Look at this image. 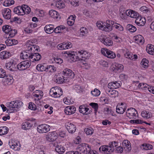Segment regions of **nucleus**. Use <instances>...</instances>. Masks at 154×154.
I'll use <instances>...</instances> for the list:
<instances>
[{
  "label": "nucleus",
  "mask_w": 154,
  "mask_h": 154,
  "mask_svg": "<svg viewBox=\"0 0 154 154\" xmlns=\"http://www.w3.org/2000/svg\"><path fill=\"white\" fill-rule=\"evenodd\" d=\"M65 54H67L70 58L74 60L75 58L78 59L85 60L88 58L89 54L86 51L81 50L76 52L74 51H66Z\"/></svg>",
  "instance_id": "obj_1"
},
{
  "label": "nucleus",
  "mask_w": 154,
  "mask_h": 154,
  "mask_svg": "<svg viewBox=\"0 0 154 154\" xmlns=\"http://www.w3.org/2000/svg\"><path fill=\"white\" fill-rule=\"evenodd\" d=\"M66 128L68 132L71 134L74 133L76 129L75 125L71 122H67L65 124Z\"/></svg>",
  "instance_id": "obj_15"
},
{
  "label": "nucleus",
  "mask_w": 154,
  "mask_h": 154,
  "mask_svg": "<svg viewBox=\"0 0 154 154\" xmlns=\"http://www.w3.org/2000/svg\"><path fill=\"white\" fill-rule=\"evenodd\" d=\"M120 15L122 19H126L127 18V15L126 14V11L124 10L122 11V10H120Z\"/></svg>",
  "instance_id": "obj_61"
},
{
  "label": "nucleus",
  "mask_w": 154,
  "mask_h": 154,
  "mask_svg": "<svg viewBox=\"0 0 154 154\" xmlns=\"http://www.w3.org/2000/svg\"><path fill=\"white\" fill-rule=\"evenodd\" d=\"M56 6L58 8L61 9L65 7V5L63 2L60 0H58L56 3Z\"/></svg>",
  "instance_id": "obj_49"
},
{
  "label": "nucleus",
  "mask_w": 154,
  "mask_h": 154,
  "mask_svg": "<svg viewBox=\"0 0 154 154\" xmlns=\"http://www.w3.org/2000/svg\"><path fill=\"white\" fill-rule=\"evenodd\" d=\"M35 42V39L28 40L26 44V45L27 47L26 51L32 53L36 51H38L39 48L38 46L34 44Z\"/></svg>",
  "instance_id": "obj_4"
},
{
  "label": "nucleus",
  "mask_w": 154,
  "mask_h": 154,
  "mask_svg": "<svg viewBox=\"0 0 154 154\" xmlns=\"http://www.w3.org/2000/svg\"><path fill=\"white\" fill-rule=\"evenodd\" d=\"M54 146L55 147L56 151L59 153L62 154L65 152V150L64 147L61 145L60 143H54Z\"/></svg>",
  "instance_id": "obj_25"
},
{
  "label": "nucleus",
  "mask_w": 154,
  "mask_h": 154,
  "mask_svg": "<svg viewBox=\"0 0 154 154\" xmlns=\"http://www.w3.org/2000/svg\"><path fill=\"white\" fill-rule=\"evenodd\" d=\"M65 77L62 75L57 76L55 82L58 84H62L63 82H66L67 79H65Z\"/></svg>",
  "instance_id": "obj_33"
},
{
  "label": "nucleus",
  "mask_w": 154,
  "mask_h": 154,
  "mask_svg": "<svg viewBox=\"0 0 154 154\" xmlns=\"http://www.w3.org/2000/svg\"><path fill=\"white\" fill-rule=\"evenodd\" d=\"M127 28L131 32H133L136 30V28L134 26L128 24L127 25Z\"/></svg>",
  "instance_id": "obj_54"
},
{
  "label": "nucleus",
  "mask_w": 154,
  "mask_h": 154,
  "mask_svg": "<svg viewBox=\"0 0 154 154\" xmlns=\"http://www.w3.org/2000/svg\"><path fill=\"white\" fill-rule=\"evenodd\" d=\"M2 14L5 18L7 19H10L11 17V10L8 8L2 9Z\"/></svg>",
  "instance_id": "obj_20"
},
{
  "label": "nucleus",
  "mask_w": 154,
  "mask_h": 154,
  "mask_svg": "<svg viewBox=\"0 0 154 154\" xmlns=\"http://www.w3.org/2000/svg\"><path fill=\"white\" fill-rule=\"evenodd\" d=\"M58 137V132L56 131H54L49 132L46 135V138L47 141L53 142Z\"/></svg>",
  "instance_id": "obj_12"
},
{
  "label": "nucleus",
  "mask_w": 154,
  "mask_h": 154,
  "mask_svg": "<svg viewBox=\"0 0 154 154\" xmlns=\"http://www.w3.org/2000/svg\"><path fill=\"white\" fill-rule=\"evenodd\" d=\"M108 92V95L112 97L115 98L118 96V92L115 90H109Z\"/></svg>",
  "instance_id": "obj_44"
},
{
  "label": "nucleus",
  "mask_w": 154,
  "mask_h": 154,
  "mask_svg": "<svg viewBox=\"0 0 154 154\" xmlns=\"http://www.w3.org/2000/svg\"><path fill=\"white\" fill-rule=\"evenodd\" d=\"M14 1L13 0H7L5 1L3 3V5L5 6H9L14 4Z\"/></svg>",
  "instance_id": "obj_51"
},
{
  "label": "nucleus",
  "mask_w": 154,
  "mask_h": 154,
  "mask_svg": "<svg viewBox=\"0 0 154 154\" xmlns=\"http://www.w3.org/2000/svg\"><path fill=\"white\" fill-rule=\"evenodd\" d=\"M11 56V53L8 51H3L0 53V58L2 59L8 58Z\"/></svg>",
  "instance_id": "obj_31"
},
{
  "label": "nucleus",
  "mask_w": 154,
  "mask_h": 154,
  "mask_svg": "<svg viewBox=\"0 0 154 154\" xmlns=\"http://www.w3.org/2000/svg\"><path fill=\"white\" fill-rule=\"evenodd\" d=\"M44 30L46 33L50 34L54 32V28L53 25H47L45 27Z\"/></svg>",
  "instance_id": "obj_29"
},
{
  "label": "nucleus",
  "mask_w": 154,
  "mask_h": 154,
  "mask_svg": "<svg viewBox=\"0 0 154 154\" xmlns=\"http://www.w3.org/2000/svg\"><path fill=\"white\" fill-rule=\"evenodd\" d=\"M36 69L39 71H46L47 66L45 64H39L37 66Z\"/></svg>",
  "instance_id": "obj_43"
},
{
  "label": "nucleus",
  "mask_w": 154,
  "mask_h": 154,
  "mask_svg": "<svg viewBox=\"0 0 154 154\" xmlns=\"http://www.w3.org/2000/svg\"><path fill=\"white\" fill-rule=\"evenodd\" d=\"M5 67L7 69L9 70L14 72L17 71V65L14 60H11L6 63Z\"/></svg>",
  "instance_id": "obj_11"
},
{
  "label": "nucleus",
  "mask_w": 154,
  "mask_h": 154,
  "mask_svg": "<svg viewBox=\"0 0 154 154\" xmlns=\"http://www.w3.org/2000/svg\"><path fill=\"white\" fill-rule=\"evenodd\" d=\"M23 6L24 14L29 13L31 11L30 8L27 5H23Z\"/></svg>",
  "instance_id": "obj_53"
},
{
  "label": "nucleus",
  "mask_w": 154,
  "mask_h": 154,
  "mask_svg": "<svg viewBox=\"0 0 154 154\" xmlns=\"http://www.w3.org/2000/svg\"><path fill=\"white\" fill-rule=\"evenodd\" d=\"M141 63L143 68H147L149 63L148 60H147L146 59H142Z\"/></svg>",
  "instance_id": "obj_56"
},
{
  "label": "nucleus",
  "mask_w": 154,
  "mask_h": 154,
  "mask_svg": "<svg viewBox=\"0 0 154 154\" xmlns=\"http://www.w3.org/2000/svg\"><path fill=\"white\" fill-rule=\"evenodd\" d=\"M49 14L51 17L55 19H57L59 15L58 13L54 10L50 11H49Z\"/></svg>",
  "instance_id": "obj_45"
},
{
  "label": "nucleus",
  "mask_w": 154,
  "mask_h": 154,
  "mask_svg": "<svg viewBox=\"0 0 154 154\" xmlns=\"http://www.w3.org/2000/svg\"><path fill=\"white\" fill-rule=\"evenodd\" d=\"M84 131L86 134L88 135H91L93 134L94 132V130L91 128H85Z\"/></svg>",
  "instance_id": "obj_60"
},
{
  "label": "nucleus",
  "mask_w": 154,
  "mask_h": 154,
  "mask_svg": "<svg viewBox=\"0 0 154 154\" xmlns=\"http://www.w3.org/2000/svg\"><path fill=\"white\" fill-rule=\"evenodd\" d=\"M113 27L115 28L117 30L120 31H123V27L119 24L115 23L114 21V24L113 25Z\"/></svg>",
  "instance_id": "obj_48"
},
{
  "label": "nucleus",
  "mask_w": 154,
  "mask_h": 154,
  "mask_svg": "<svg viewBox=\"0 0 154 154\" xmlns=\"http://www.w3.org/2000/svg\"><path fill=\"white\" fill-rule=\"evenodd\" d=\"M17 30L15 29H11V31L8 33L9 34V36L11 37H12L15 35L17 34Z\"/></svg>",
  "instance_id": "obj_62"
},
{
  "label": "nucleus",
  "mask_w": 154,
  "mask_h": 154,
  "mask_svg": "<svg viewBox=\"0 0 154 154\" xmlns=\"http://www.w3.org/2000/svg\"><path fill=\"white\" fill-rule=\"evenodd\" d=\"M23 105V103L20 100L13 101L8 102L6 103L8 107L7 112L12 113L16 111L18 108L20 107Z\"/></svg>",
  "instance_id": "obj_3"
},
{
  "label": "nucleus",
  "mask_w": 154,
  "mask_h": 154,
  "mask_svg": "<svg viewBox=\"0 0 154 154\" xmlns=\"http://www.w3.org/2000/svg\"><path fill=\"white\" fill-rule=\"evenodd\" d=\"M147 52L150 54H154V46L152 45H148L146 48Z\"/></svg>",
  "instance_id": "obj_37"
},
{
  "label": "nucleus",
  "mask_w": 154,
  "mask_h": 154,
  "mask_svg": "<svg viewBox=\"0 0 154 154\" xmlns=\"http://www.w3.org/2000/svg\"><path fill=\"white\" fill-rule=\"evenodd\" d=\"M101 42L106 46H109L112 45L113 42L109 38H103L101 39Z\"/></svg>",
  "instance_id": "obj_30"
},
{
  "label": "nucleus",
  "mask_w": 154,
  "mask_h": 154,
  "mask_svg": "<svg viewBox=\"0 0 154 154\" xmlns=\"http://www.w3.org/2000/svg\"><path fill=\"white\" fill-rule=\"evenodd\" d=\"M100 91L98 89L95 88L94 91L91 92V94L94 97L98 96L100 94Z\"/></svg>",
  "instance_id": "obj_57"
},
{
  "label": "nucleus",
  "mask_w": 154,
  "mask_h": 154,
  "mask_svg": "<svg viewBox=\"0 0 154 154\" xmlns=\"http://www.w3.org/2000/svg\"><path fill=\"white\" fill-rule=\"evenodd\" d=\"M32 124L29 122H23L22 125V128L24 130H27L30 129L32 127Z\"/></svg>",
  "instance_id": "obj_41"
},
{
  "label": "nucleus",
  "mask_w": 154,
  "mask_h": 154,
  "mask_svg": "<svg viewBox=\"0 0 154 154\" xmlns=\"http://www.w3.org/2000/svg\"><path fill=\"white\" fill-rule=\"evenodd\" d=\"M11 29V26L8 25H4L2 28L3 31L7 34H8L9 32Z\"/></svg>",
  "instance_id": "obj_50"
},
{
  "label": "nucleus",
  "mask_w": 154,
  "mask_h": 154,
  "mask_svg": "<svg viewBox=\"0 0 154 154\" xmlns=\"http://www.w3.org/2000/svg\"><path fill=\"white\" fill-rule=\"evenodd\" d=\"M130 122L132 124H142L144 123L147 125H150L151 123H147L145 121H144L141 119H137V120H132L130 121Z\"/></svg>",
  "instance_id": "obj_42"
},
{
  "label": "nucleus",
  "mask_w": 154,
  "mask_h": 154,
  "mask_svg": "<svg viewBox=\"0 0 154 154\" xmlns=\"http://www.w3.org/2000/svg\"><path fill=\"white\" fill-rule=\"evenodd\" d=\"M23 5L21 6H19L15 8L14 9V12L16 14L20 15H24Z\"/></svg>",
  "instance_id": "obj_26"
},
{
  "label": "nucleus",
  "mask_w": 154,
  "mask_h": 154,
  "mask_svg": "<svg viewBox=\"0 0 154 154\" xmlns=\"http://www.w3.org/2000/svg\"><path fill=\"white\" fill-rule=\"evenodd\" d=\"M101 52L102 54L109 58L112 59L116 57V54L114 52L106 48H102Z\"/></svg>",
  "instance_id": "obj_8"
},
{
  "label": "nucleus",
  "mask_w": 154,
  "mask_h": 154,
  "mask_svg": "<svg viewBox=\"0 0 154 154\" xmlns=\"http://www.w3.org/2000/svg\"><path fill=\"white\" fill-rule=\"evenodd\" d=\"M5 43L7 46H11L17 44L18 43V42L16 40L10 38L6 40Z\"/></svg>",
  "instance_id": "obj_35"
},
{
  "label": "nucleus",
  "mask_w": 154,
  "mask_h": 154,
  "mask_svg": "<svg viewBox=\"0 0 154 154\" xmlns=\"http://www.w3.org/2000/svg\"><path fill=\"white\" fill-rule=\"evenodd\" d=\"M115 66V69L117 70H120V71H122L124 67L122 64L118 63H116Z\"/></svg>",
  "instance_id": "obj_55"
},
{
  "label": "nucleus",
  "mask_w": 154,
  "mask_h": 154,
  "mask_svg": "<svg viewBox=\"0 0 154 154\" xmlns=\"http://www.w3.org/2000/svg\"><path fill=\"white\" fill-rule=\"evenodd\" d=\"M76 16L75 15H71L67 19V23L70 26H72L74 23Z\"/></svg>",
  "instance_id": "obj_39"
},
{
  "label": "nucleus",
  "mask_w": 154,
  "mask_h": 154,
  "mask_svg": "<svg viewBox=\"0 0 154 154\" xmlns=\"http://www.w3.org/2000/svg\"><path fill=\"white\" fill-rule=\"evenodd\" d=\"M100 151L102 153L108 154L113 152V149L110 146L104 145L101 146L99 148Z\"/></svg>",
  "instance_id": "obj_14"
},
{
  "label": "nucleus",
  "mask_w": 154,
  "mask_h": 154,
  "mask_svg": "<svg viewBox=\"0 0 154 154\" xmlns=\"http://www.w3.org/2000/svg\"><path fill=\"white\" fill-rule=\"evenodd\" d=\"M63 74L64 76H67L65 78L66 79L69 77L71 79H72L75 76L74 73L71 70L68 69H64L63 71Z\"/></svg>",
  "instance_id": "obj_19"
},
{
  "label": "nucleus",
  "mask_w": 154,
  "mask_h": 154,
  "mask_svg": "<svg viewBox=\"0 0 154 154\" xmlns=\"http://www.w3.org/2000/svg\"><path fill=\"white\" fill-rule=\"evenodd\" d=\"M76 108L73 106H68L64 109V112L67 115H71L74 114L76 111Z\"/></svg>",
  "instance_id": "obj_16"
},
{
  "label": "nucleus",
  "mask_w": 154,
  "mask_h": 154,
  "mask_svg": "<svg viewBox=\"0 0 154 154\" xmlns=\"http://www.w3.org/2000/svg\"><path fill=\"white\" fill-rule=\"evenodd\" d=\"M120 83V81L111 82L108 84V87L110 89L117 88L121 86Z\"/></svg>",
  "instance_id": "obj_27"
},
{
  "label": "nucleus",
  "mask_w": 154,
  "mask_h": 154,
  "mask_svg": "<svg viewBox=\"0 0 154 154\" xmlns=\"http://www.w3.org/2000/svg\"><path fill=\"white\" fill-rule=\"evenodd\" d=\"M31 64L30 61L26 60L22 61L17 65V69L20 70H24L29 68Z\"/></svg>",
  "instance_id": "obj_7"
},
{
  "label": "nucleus",
  "mask_w": 154,
  "mask_h": 154,
  "mask_svg": "<svg viewBox=\"0 0 154 154\" xmlns=\"http://www.w3.org/2000/svg\"><path fill=\"white\" fill-rule=\"evenodd\" d=\"M6 79H5V82L6 84L8 85H10L13 82V78L10 75H6Z\"/></svg>",
  "instance_id": "obj_46"
},
{
  "label": "nucleus",
  "mask_w": 154,
  "mask_h": 154,
  "mask_svg": "<svg viewBox=\"0 0 154 154\" xmlns=\"http://www.w3.org/2000/svg\"><path fill=\"white\" fill-rule=\"evenodd\" d=\"M141 115L143 117L146 119H149L152 116L151 112L145 110L142 111Z\"/></svg>",
  "instance_id": "obj_38"
},
{
  "label": "nucleus",
  "mask_w": 154,
  "mask_h": 154,
  "mask_svg": "<svg viewBox=\"0 0 154 154\" xmlns=\"http://www.w3.org/2000/svg\"><path fill=\"white\" fill-rule=\"evenodd\" d=\"M28 108L31 110H35L36 109V106L34 103L31 102L29 103Z\"/></svg>",
  "instance_id": "obj_64"
},
{
  "label": "nucleus",
  "mask_w": 154,
  "mask_h": 154,
  "mask_svg": "<svg viewBox=\"0 0 154 154\" xmlns=\"http://www.w3.org/2000/svg\"><path fill=\"white\" fill-rule=\"evenodd\" d=\"M80 35H85L88 33L87 30L85 27H81L80 29Z\"/></svg>",
  "instance_id": "obj_63"
},
{
  "label": "nucleus",
  "mask_w": 154,
  "mask_h": 154,
  "mask_svg": "<svg viewBox=\"0 0 154 154\" xmlns=\"http://www.w3.org/2000/svg\"><path fill=\"white\" fill-rule=\"evenodd\" d=\"M41 55L38 53H32L30 61L34 62L35 61H38L41 58Z\"/></svg>",
  "instance_id": "obj_21"
},
{
  "label": "nucleus",
  "mask_w": 154,
  "mask_h": 154,
  "mask_svg": "<svg viewBox=\"0 0 154 154\" xmlns=\"http://www.w3.org/2000/svg\"><path fill=\"white\" fill-rule=\"evenodd\" d=\"M67 29L63 26H57L54 29V32L56 33H62L66 30Z\"/></svg>",
  "instance_id": "obj_34"
},
{
  "label": "nucleus",
  "mask_w": 154,
  "mask_h": 154,
  "mask_svg": "<svg viewBox=\"0 0 154 154\" xmlns=\"http://www.w3.org/2000/svg\"><path fill=\"white\" fill-rule=\"evenodd\" d=\"M49 94L50 95L53 97H59L62 95L63 91L61 88L55 86L51 89Z\"/></svg>",
  "instance_id": "obj_5"
},
{
  "label": "nucleus",
  "mask_w": 154,
  "mask_h": 154,
  "mask_svg": "<svg viewBox=\"0 0 154 154\" xmlns=\"http://www.w3.org/2000/svg\"><path fill=\"white\" fill-rule=\"evenodd\" d=\"M148 85L146 83H139L137 87L143 90H146V88H147Z\"/></svg>",
  "instance_id": "obj_59"
},
{
  "label": "nucleus",
  "mask_w": 154,
  "mask_h": 154,
  "mask_svg": "<svg viewBox=\"0 0 154 154\" xmlns=\"http://www.w3.org/2000/svg\"><path fill=\"white\" fill-rule=\"evenodd\" d=\"M90 146L86 143H82L79 145L77 148V150L79 151L81 153L83 154H87L89 152Z\"/></svg>",
  "instance_id": "obj_6"
},
{
  "label": "nucleus",
  "mask_w": 154,
  "mask_h": 154,
  "mask_svg": "<svg viewBox=\"0 0 154 154\" xmlns=\"http://www.w3.org/2000/svg\"><path fill=\"white\" fill-rule=\"evenodd\" d=\"M134 39L136 42L139 45L143 44L144 42V40L142 35H138L134 37Z\"/></svg>",
  "instance_id": "obj_28"
},
{
  "label": "nucleus",
  "mask_w": 154,
  "mask_h": 154,
  "mask_svg": "<svg viewBox=\"0 0 154 154\" xmlns=\"http://www.w3.org/2000/svg\"><path fill=\"white\" fill-rule=\"evenodd\" d=\"M32 95L35 103H37L42 98L43 93L41 90H36L33 93Z\"/></svg>",
  "instance_id": "obj_13"
},
{
  "label": "nucleus",
  "mask_w": 154,
  "mask_h": 154,
  "mask_svg": "<svg viewBox=\"0 0 154 154\" xmlns=\"http://www.w3.org/2000/svg\"><path fill=\"white\" fill-rule=\"evenodd\" d=\"M89 109L87 107H86L84 105H82L79 107V111L83 114L87 115L88 112V111Z\"/></svg>",
  "instance_id": "obj_36"
},
{
  "label": "nucleus",
  "mask_w": 154,
  "mask_h": 154,
  "mask_svg": "<svg viewBox=\"0 0 154 154\" xmlns=\"http://www.w3.org/2000/svg\"><path fill=\"white\" fill-rule=\"evenodd\" d=\"M9 145L11 148L15 150H19L20 148H19V146L18 145L17 142H15L14 140H12L11 143H9Z\"/></svg>",
  "instance_id": "obj_40"
},
{
  "label": "nucleus",
  "mask_w": 154,
  "mask_h": 154,
  "mask_svg": "<svg viewBox=\"0 0 154 154\" xmlns=\"http://www.w3.org/2000/svg\"><path fill=\"white\" fill-rule=\"evenodd\" d=\"M142 148L145 150H150L152 148V146L149 144H143L142 145Z\"/></svg>",
  "instance_id": "obj_52"
},
{
  "label": "nucleus",
  "mask_w": 154,
  "mask_h": 154,
  "mask_svg": "<svg viewBox=\"0 0 154 154\" xmlns=\"http://www.w3.org/2000/svg\"><path fill=\"white\" fill-rule=\"evenodd\" d=\"M135 21L136 24L139 26H143L144 25L146 22V19L144 17H142L141 16H139L138 14V16L135 18Z\"/></svg>",
  "instance_id": "obj_18"
},
{
  "label": "nucleus",
  "mask_w": 154,
  "mask_h": 154,
  "mask_svg": "<svg viewBox=\"0 0 154 154\" xmlns=\"http://www.w3.org/2000/svg\"><path fill=\"white\" fill-rule=\"evenodd\" d=\"M32 53L28 52L26 50V51H23L21 53L20 57L21 59H29L30 60Z\"/></svg>",
  "instance_id": "obj_24"
},
{
  "label": "nucleus",
  "mask_w": 154,
  "mask_h": 154,
  "mask_svg": "<svg viewBox=\"0 0 154 154\" xmlns=\"http://www.w3.org/2000/svg\"><path fill=\"white\" fill-rule=\"evenodd\" d=\"M126 116L130 119H135L138 116L137 111L132 108L128 109L126 112Z\"/></svg>",
  "instance_id": "obj_9"
},
{
  "label": "nucleus",
  "mask_w": 154,
  "mask_h": 154,
  "mask_svg": "<svg viewBox=\"0 0 154 154\" xmlns=\"http://www.w3.org/2000/svg\"><path fill=\"white\" fill-rule=\"evenodd\" d=\"M126 109V105L123 103H122L121 104H118L116 106V112L120 114H122L125 111Z\"/></svg>",
  "instance_id": "obj_17"
},
{
  "label": "nucleus",
  "mask_w": 154,
  "mask_h": 154,
  "mask_svg": "<svg viewBox=\"0 0 154 154\" xmlns=\"http://www.w3.org/2000/svg\"><path fill=\"white\" fill-rule=\"evenodd\" d=\"M103 112L105 115L113 116V111L112 110L111 107L107 106L104 108Z\"/></svg>",
  "instance_id": "obj_32"
},
{
  "label": "nucleus",
  "mask_w": 154,
  "mask_h": 154,
  "mask_svg": "<svg viewBox=\"0 0 154 154\" xmlns=\"http://www.w3.org/2000/svg\"><path fill=\"white\" fill-rule=\"evenodd\" d=\"M126 14L128 16L133 18H135L138 16V13L136 12L135 11L131 10H126Z\"/></svg>",
  "instance_id": "obj_23"
},
{
  "label": "nucleus",
  "mask_w": 154,
  "mask_h": 154,
  "mask_svg": "<svg viewBox=\"0 0 154 154\" xmlns=\"http://www.w3.org/2000/svg\"><path fill=\"white\" fill-rule=\"evenodd\" d=\"M8 128L6 126L0 127V135L5 134L8 131Z\"/></svg>",
  "instance_id": "obj_47"
},
{
  "label": "nucleus",
  "mask_w": 154,
  "mask_h": 154,
  "mask_svg": "<svg viewBox=\"0 0 154 154\" xmlns=\"http://www.w3.org/2000/svg\"><path fill=\"white\" fill-rule=\"evenodd\" d=\"M114 21L110 20H106L103 23L98 21L96 23L97 27L100 29L106 32H109L112 30Z\"/></svg>",
  "instance_id": "obj_2"
},
{
  "label": "nucleus",
  "mask_w": 154,
  "mask_h": 154,
  "mask_svg": "<svg viewBox=\"0 0 154 154\" xmlns=\"http://www.w3.org/2000/svg\"><path fill=\"white\" fill-rule=\"evenodd\" d=\"M50 129L49 125L46 124L39 125L37 127V130L39 133L43 134L49 131Z\"/></svg>",
  "instance_id": "obj_10"
},
{
  "label": "nucleus",
  "mask_w": 154,
  "mask_h": 154,
  "mask_svg": "<svg viewBox=\"0 0 154 154\" xmlns=\"http://www.w3.org/2000/svg\"><path fill=\"white\" fill-rule=\"evenodd\" d=\"M56 70V68L54 66L50 65L47 66L46 72H55Z\"/></svg>",
  "instance_id": "obj_58"
},
{
  "label": "nucleus",
  "mask_w": 154,
  "mask_h": 154,
  "mask_svg": "<svg viewBox=\"0 0 154 154\" xmlns=\"http://www.w3.org/2000/svg\"><path fill=\"white\" fill-rule=\"evenodd\" d=\"M122 146L126 152H128L131 150L130 142L128 140H124L122 142Z\"/></svg>",
  "instance_id": "obj_22"
}]
</instances>
